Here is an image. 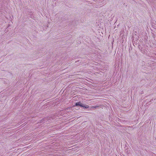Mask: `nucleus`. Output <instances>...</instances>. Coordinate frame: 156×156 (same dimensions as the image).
Here are the masks:
<instances>
[{"label":"nucleus","mask_w":156,"mask_h":156,"mask_svg":"<svg viewBox=\"0 0 156 156\" xmlns=\"http://www.w3.org/2000/svg\"><path fill=\"white\" fill-rule=\"evenodd\" d=\"M75 106H80V107H83L86 108H88L89 107V106L88 105L83 104L80 101L76 103L75 104Z\"/></svg>","instance_id":"nucleus-1"},{"label":"nucleus","mask_w":156,"mask_h":156,"mask_svg":"<svg viewBox=\"0 0 156 156\" xmlns=\"http://www.w3.org/2000/svg\"><path fill=\"white\" fill-rule=\"evenodd\" d=\"M98 106H91L90 108H93V109H95L97 107H98Z\"/></svg>","instance_id":"nucleus-2"}]
</instances>
